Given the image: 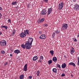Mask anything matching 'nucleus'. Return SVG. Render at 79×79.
Segmentation results:
<instances>
[{
	"label": "nucleus",
	"instance_id": "nucleus-1",
	"mask_svg": "<svg viewBox=\"0 0 79 79\" xmlns=\"http://www.w3.org/2000/svg\"><path fill=\"white\" fill-rule=\"evenodd\" d=\"M33 40H34L32 38H29L28 41L26 42L25 45L24 44L21 45V47H22L24 49L26 48L27 50H30L31 47H32V44Z\"/></svg>",
	"mask_w": 79,
	"mask_h": 79
},
{
	"label": "nucleus",
	"instance_id": "nucleus-2",
	"mask_svg": "<svg viewBox=\"0 0 79 79\" xmlns=\"http://www.w3.org/2000/svg\"><path fill=\"white\" fill-rule=\"evenodd\" d=\"M0 45L2 47H5L6 45V41L5 40L0 41Z\"/></svg>",
	"mask_w": 79,
	"mask_h": 79
},
{
	"label": "nucleus",
	"instance_id": "nucleus-3",
	"mask_svg": "<svg viewBox=\"0 0 79 79\" xmlns=\"http://www.w3.org/2000/svg\"><path fill=\"white\" fill-rule=\"evenodd\" d=\"M68 27V25L67 24L64 23L62 25V30L63 31H64L65 30H66Z\"/></svg>",
	"mask_w": 79,
	"mask_h": 79
},
{
	"label": "nucleus",
	"instance_id": "nucleus-4",
	"mask_svg": "<svg viewBox=\"0 0 79 79\" xmlns=\"http://www.w3.org/2000/svg\"><path fill=\"white\" fill-rule=\"evenodd\" d=\"M47 8H46L43 9L41 13V15H46L47 13Z\"/></svg>",
	"mask_w": 79,
	"mask_h": 79
},
{
	"label": "nucleus",
	"instance_id": "nucleus-5",
	"mask_svg": "<svg viewBox=\"0 0 79 79\" xmlns=\"http://www.w3.org/2000/svg\"><path fill=\"white\" fill-rule=\"evenodd\" d=\"M63 2H60L59 4L58 5V9L59 10H61L63 7Z\"/></svg>",
	"mask_w": 79,
	"mask_h": 79
},
{
	"label": "nucleus",
	"instance_id": "nucleus-6",
	"mask_svg": "<svg viewBox=\"0 0 79 79\" xmlns=\"http://www.w3.org/2000/svg\"><path fill=\"white\" fill-rule=\"evenodd\" d=\"M74 9L76 11H78L79 10V5L77 4H75L74 5Z\"/></svg>",
	"mask_w": 79,
	"mask_h": 79
},
{
	"label": "nucleus",
	"instance_id": "nucleus-7",
	"mask_svg": "<svg viewBox=\"0 0 79 79\" xmlns=\"http://www.w3.org/2000/svg\"><path fill=\"white\" fill-rule=\"evenodd\" d=\"M52 12V8L51 7L48 8L47 12V14L48 15H49L50 14H51V13Z\"/></svg>",
	"mask_w": 79,
	"mask_h": 79
},
{
	"label": "nucleus",
	"instance_id": "nucleus-8",
	"mask_svg": "<svg viewBox=\"0 0 79 79\" xmlns=\"http://www.w3.org/2000/svg\"><path fill=\"white\" fill-rule=\"evenodd\" d=\"M46 35L45 34L41 35L40 36V39H46Z\"/></svg>",
	"mask_w": 79,
	"mask_h": 79
},
{
	"label": "nucleus",
	"instance_id": "nucleus-9",
	"mask_svg": "<svg viewBox=\"0 0 79 79\" xmlns=\"http://www.w3.org/2000/svg\"><path fill=\"white\" fill-rule=\"evenodd\" d=\"M20 36L21 37H22V38H23L24 37H25L26 36V35L25 34V33L22 32H21L20 34Z\"/></svg>",
	"mask_w": 79,
	"mask_h": 79
},
{
	"label": "nucleus",
	"instance_id": "nucleus-10",
	"mask_svg": "<svg viewBox=\"0 0 79 79\" xmlns=\"http://www.w3.org/2000/svg\"><path fill=\"white\" fill-rule=\"evenodd\" d=\"M24 32L25 34H26V35H29L30 33L29 30H24Z\"/></svg>",
	"mask_w": 79,
	"mask_h": 79
},
{
	"label": "nucleus",
	"instance_id": "nucleus-11",
	"mask_svg": "<svg viewBox=\"0 0 79 79\" xmlns=\"http://www.w3.org/2000/svg\"><path fill=\"white\" fill-rule=\"evenodd\" d=\"M74 48L72 47L70 50V53L71 55H73V53H74Z\"/></svg>",
	"mask_w": 79,
	"mask_h": 79
},
{
	"label": "nucleus",
	"instance_id": "nucleus-12",
	"mask_svg": "<svg viewBox=\"0 0 79 79\" xmlns=\"http://www.w3.org/2000/svg\"><path fill=\"white\" fill-rule=\"evenodd\" d=\"M27 64H25L23 70L24 71H27Z\"/></svg>",
	"mask_w": 79,
	"mask_h": 79
},
{
	"label": "nucleus",
	"instance_id": "nucleus-13",
	"mask_svg": "<svg viewBox=\"0 0 79 79\" xmlns=\"http://www.w3.org/2000/svg\"><path fill=\"white\" fill-rule=\"evenodd\" d=\"M14 53H17V54H18V53H21V52H20L19 50L17 49L14 51Z\"/></svg>",
	"mask_w": 79,
	"mask_h": 79
},
{
	"label": "nucleus",
	"instance_id": "nucleus-14",
	"mask_svg": "<svg viewBox=\"0 0 79 79\" xmlns=\"http://www.w3.org/2000/svg\"><path fill=\"white\" fill-rule=\"evenodd\" d=\"M66 66V63H64L62 64L61 65V67L62 68H65Z\"/></svg>",
	"mask_w": 79,
	"mask_h": 79
},
{
	"label": "nucleus",
	"instance_id": "nucleus-15",
	"mask_svg": "<svg viewBox=\"0 0 79 79\" xmlns=\"http://www.w3.org/2000/svg\"><path fill=\"white\" fill-rule=\"evenodd\" d=\"M38 59V58L37 57V56H35L33 57V61H36Z\"/></svg>",
	"mask_w": 79,
	"mask_h": 79
},
{
	"label": "nucleus",
	"instance_id": "nucleus-16",
	"mask_svg": "<svg viewBox=\"0 0 79 79\" xmlns=\"http://www.w3.org/2000/svg\"><path fill=\"white\" fill-rule=\"evenodd\" d=\"M52 60L53 61L56 63L57 61V58L56 57H54L52 59Z\"/></svg>",
	"mask_w": 79,
	"mask_h": 79
},
{
	"label": "nucleus",
	"instance_id": "nucleus-17",
	"mask_svg": "<svg viewBox=\"0 0 79 79\" xmlns=\"http://www.w3.org/2000/svg\"><path fill=\"white\" fill-rule=\"evenodd\" d=\"M45 21V19L44 18H43L40 20V21L38 22V23H42Z\"/></svg>",
	"mask_w": 79,
	"mask_h": 79
},
{
	"label": "nucleus",
	"instance_id": "nucleus-18",
	"mask_svg": "<svg viewBox=\"0 0 79 79\" xmlns=\"http://www.w3.org/2000/svg\"><path fill=\"white\" fill-rule=\"evenodd\" d=\"M19 78L20 79H23L24 78V74H22L20 76Z\"/></svg>",
	"mask_w": 79,
	"mask_h": 79
},
{
	"label": "nucleus",
	"instance_id": "nucleus-19",
	"mask_svg": "<svg viewBox=\"0 0 79 79\" xmlns=\"http://www.w3.org/2000/svg\"><path fill=\"white\" fill-rule=\"evenodd\" d=\"M52 71L55 73H57V69L56 68H53L52 69Z\"/></svg>",
	"mask_w": 79,
	"mask_h": 79
},
{
	"label": "nucleus",
	"instance_id": "nucleus-20",
	"mask_svg": "<svg viewBox=\"0 0 79 79\" xmlns=\"http://www.w3.org/2000/svg\"><path fill=\"white\" fill-rule=\"evenodd\" d=\"M69 65H73L74 67H75L76 66V64L74 63L73 62H71L70 63H69Z\"/></svg>",
	"mask_w": 79,
	"mask_h": 79
},
{
	"label": "nucleus",
	"instance_id": "nucleus-21",
	"mask_svg": "<svg viewBox=\"0 0 79 79\" xmlns=\"http://www.w3.org/2000/svg\"><path fill=\"white\" fill-rule=\"evenodd\" d=\"M1 27V28H5V29H8V26H2Z\"/></svg>",
	"mask_w": 79,
	"mask_h": 79
},
{
	"label": "nucleus",
	"instance_id": "nucleus-22",
	"mask_svg": "<svg viewBox=\"0 0 79 79\" xmlns=\"http://www.w3.org/2000/svg\"><path fill=\"white\" fill-rule=\"evenodd\" d=\"M60 31L59 29L56 30V31H55V32L56 34H59V33H60Z\"/></svg>",
	"mask_w": 79,
	"mask_h": 79
},
{
	"label": "nucleus",
	"instance_id": "nucleus-23",
	"mask_svg": "<svg viewBox=\"0 0 79 79\" xmlns=\"http://www.w3.org/2000/svg\"><path fill=\"white\" fill-rule=\"evenodd\" d=\"M48 64H50L51 63H52V60H49L48 61Z\"/></svg>",
	"mask_w": 79,
	"mask_h": 79
},
{
	"label": "nucleus",
	"instance_id": "nucleus-24",
	"mask_svg": "<svg viewBox=\"0 0 79 79\" xmlns=\"http://www.w3.org/2000/svg\"><path fill=\"white\" fill-rule=\"evenodd\" d=\"M54 51L53 50H50V53L51 54V55H53Z\"/></svg>",
	"mask_w": 79,
	"mask_h": 79
},
{
	"label": "nucleus",
	"instance_id": "nucleus-25",
	"mask_svg": "<svg viewBox=\"0 0 79 79\" xmlns=\"http://www.w3.org/2000/svg\"><path fill=\"white\" fill-rule=\"evenodd\" d=\"M18 3V2H12V5H16V4H17Z\"/></svg>",
	"mask_w": 79,
	"mask_h": 79
},
{
	"label": "nucleus",
	"instance_id": "nucleus-26",
	"mask_svg": "<svg viewBox=\"0 0 79 79\" xmlns=\"http://www.w3.org/2000/svg\"><path fill=\"white\" fill-rule=\"evenodd\" d=\"M15 33H16V30L15 29H13V31H12V35H15Z\"/></svg>",
	"mask_w": 79,
	"mask_h": 79
},
{
	"label": "nucleus",
	"instance_id": "nucleus-27",
	"mask_svg": "<svg viewBox=\"0 0 79 79\" xmlns=\"http://www.w3.org/2000/svg\"><path fill=\"white\" fill-rule=\"evenodd\" d=\"M56 66L57 68H59L60 69H61V66L60 64H56Z\"/></svg>",
	"mask_w": 79,
	"mask_h": 79
},
{
	"label": "nucleus",
	"instance_id": "nucleus-28",
	"mask_svg": "<svg viewBox=\"0 0 79 79\" xmlns=\"http://www.w3.org/2000/svg\"><path fill=\"white\" fill-rule=\"evenodd\" d=\"M40 60H44V57H43L42 56H40Z\"/></svg>",
	"mask_w": 79,
	"mask_h": 79
},
{
	"label": "nucleus",
	"instance_id": "nucleus-29",
	"mask_svg": "<svg viewBox=\"0 0 79 79\" xmlns=\"http://www.w3.org/2000/svg\"><path fill=\"white\" fill-rule=\"evenodd\" d=\"M1 54H2V55H4L5 53V52L4 51H1Z\"/></svg>",
	"mask_w": 79,
	"mask_h": 79
},
{
	"label": "nucleus",
	"instance_id": "nucleus-30",
	"mask_svg": "<svg viewBox=\"0 0 79 79\" xmlns=\"http://www.w3.org/2000/svg\"><path fill=\"white\" fill-rule=\"evenodd\" d=\"M36 74H37V76H39V74H40V71H38L37 72Z\"/></svg>",
	"mask_w": 79,
	"mask_h": 79
},
{
	"label": "nucleus",
	"instance_id": "nucleus-31",
	"mask_svg": "<svg viewBox=\"0 0 79 79\" xmlns=\"http://www.w3.org/2000/svg\"><path fill=\"white\" fill-rule=\"evenodd\" d=\"M55 33L54 32L53 33L52 36L53 37H55Z\"/></svg>",
	"mask_w": 79,
	"mask_h": 79
},
{
	"label": "nucleus",
	"instance_id": "nucleus-32",
	"mask_svg": "<svg viewBox=\"0 0 79 79\" xmlns=\"http://www.w3.org/2000/svg\"><path fill=\"white\" fill-rule=\"evenodd\" d=\"M61 77H63V76H65V74L64 73H62L61 75Z\"/></svg>",
	"mask_w": 79,
	"mask_h": 79
},
{
	"label": "nucleus",
	"instance_id": "nucleus-33",
	"mask_svg": "<svg viewBox=\"0 0 79 79\" xmlns=\"http://www.w3.org/2000/svg\"><path fill=\"white\" fill-rule=\"evenodd\" d=\"M27 6L28 8H29V7L30 6V4H28L27 5Z\"/></svg>",
	"mask_w": 79,
	"mask_h": 79
},
{
	"label": "nucleus",
	"instance_id": "nucleus-34",
	"mask_svg": "<svg viewBox=\"0 0 79 79\" xmlns=\"http://www.w3.org/2000/svg\"><path fill=\"white\" fill-rule=\"evenodd\" d=\"M8 64V62H5L4 64V66H5V65H6Z\"/></svg>",
	"mask_w": 79,
	"mask_h": 79
},
{
	"label": "nucleus",
	"instance_id": "nucleus-35",
	"mask_svg": "<svg viewBox=\"0 0 79 79\" xmlns=\"http://www.w3.org/2000/svg\"><path fill=\"white\" fill-rule=\"evenodd\" d=\"M32 76H29L28 77V78H29V79H32Z\"/></svg>",
	"mask_w": 79,
	"mask_h": 79
},
{
	"label": "nucleus",
	"instance_id": "nucleus-36",
	"mask_svg": "<svg viewBox=\"0 0 79 79\" xmlns=\"http://www.w3.org/2000/svg\"><path fill=\"white\" fill-rule=\"evenodd\" d=\"M8 23H11V20L10 19H8L7 21Z\"/></svg>",
	"mask_w": 79,
	"mask_h": 79
},
{
	"label": "nucleus",
	"instance_id": "nucleus-37",
	"mask_svg": "<svg viewBox=\"0 0 79 79\" xmlns=\"http://www.w3.org/2000/svg\"><path fill=\"white\" fill-rule=\"evenodd\" d=\"M39 33L40 34H42V31H40L39 32Z\"/></svg>",
	"mask_w": 79,
	"mask_h": 79
},
{
	"label": "nucleus",
	"instance_id": "nucleus-38",
	"mask_svg": "<svg viewBox=\"0 0 79 79\" xmlns=\"http://www.w3.org/2000/svg\"><path fill=\"white\" fill-rule=\"evenodd\" d=\"M44 26H45V27H47V26H48V24H44Z\"/></svg>",
	"mask_w": 79,
	"mask_h": 79
},
{
	"label": "nucleus",
	"instance_id": "nucleus-39",
	"mask_svg": "<svg viewBox=\"0 0 79 79\" xmlns=\"http://www.w3.org/2000/svg\"><path fill=\"white\" fill-rule=\"evenodd\" d=\"M42 60H38V61H40V63H42Z\"/></svg>",
	"mask_w": 79,
	"mask_h": 79
},
{
	"label": "nucleus",
	"instance_id": "nucleus-40",
	"mask_svg": "<svg viewBox=\"0 0 79 79\" xmlns=\"http://www.w3.org/2000/svg\"><path fill=\"white\" fill-rule=\"evenodd\" d=\"M48 0H44V2H45L47 3V2H48Z\"/></svg>",
	"mask_w": 79,
	"mask_h": 79
},
{
	"label": "nucleus",
	"instance_id": "nucleus-41",
	"mask_svg": "<svg viewBox=\"0 0 79 79\" xmlns=\"http://www.w3.org/2000/svg\"><path fill=\"white\" fill-rule=\"evenodd\" d=\"M74 42H77V40L76 39H75L74 40Z\"/></svg>",
	"mask_w": 79,
	"mask_h": 79
},
{
	"label": "nucleus",
	"instance_id": "nucleus-42",
	"mask_svg": "<svg viewBox=\"0 0 79 79\" xmlns=\"http://www.w3.org/2000/svg\"><path fill=\"white\" fill-rule=\"evenodd\" d=\"M77 61H79V56L77 57Z\"/></svg>",
	"mask_w": 79,
	"mask_h": 79
},
{
	"label": "nucleus",
	"instance_id": "nucleus-43",
	"mask_svg": "<svg viewBox=\"0 0 79 79\" xmlns=\"http://www.w3.org/2000/svg\"><path fill=\"white\" fill-rule=\"evenodd\" d=\"M2 14L0 13V18L2 17Z\"/></svg>",
	"mask_w": 79,
	"mask_h": 79
},
{
	"label": "nucleus",
	"instance_id": "nucleus-44",
	"mask_svg": "<svg viewBox=\"0 0 79 79\" xmlns=\"http://www.w3.org/2000/svg\"><path fill=\"white\" fill-rule=\"evenodd\" d=\"M73 1L74 2H76V0H73Z\"/></svg>",
	"mask_w": 79,
	"mask_h": 79
},
{
	"label": "nucleus",
	"instance_id": "nucleus-45",
	"mask_svg": "<svg viewBox=\"0 0 79 79\" xmlns=\"http://www.w3.org/2000/svg\"><path fill=\"white\" fill-rule=\"evenodd\" d=\"M2 32L0 31V35H2Z\"/></svg>",
	"mask_w": 79,
	"mask_h": 79
},
{
	"label": "nucleus",
	"instance_id": "nucleus-46",
	"mask_svg": "<svg viewBox=\"0 0 79 79\" xmlns=\"http://www.w3.org/2000/svg\"><path fill=\"white\" fill-rule=\"evenodd\" d=\"M2 10V8L0 6V11H1Z\"/></svg>",
	"mask_w": 79,
	"mask_h": 79
},
{
	"label": "nucleus",
	"instance_id": "nucleus-47",
	"mask_svg": "<svg viewBox=\"0 0 79 79\" xmlns=\"http://www.w3.org/2000/svg\"><path fill=\"white\" fill-rule=\"evenodd\" d=\"M77 65H79V61H77Z\"/></svg>",
	"mask_w": 79,
	"mask_h": 79
},
{
	"label": "nucleus",
	"instance_id": "nucleus-48",
	"mask_svg": "<svg viewBox=\"0 0 79 79\" xmlns=\"http://www.w3.org/2000/svg\"><path fill=\"white\" fill-rule=\"evenodd\" d=\"M71 76H72V77H73V74H71Z\"/></svg>",
	"mask_w": 79,
	"mask_h": 79
},
{
	"label": "nucleus",
	"instance_id": "nucleus-49",
	"mask_svg": "<svg viewBox=\"0 0 79 79\" xmlns=\"http://www.w3.org/2000/svg\"><path fill=\"white\" fill-rule=\"evenodd\" d=\"M11 52H13V49H11Z\"/></svg>",
	"mask_w": 79,
	"mask_h": 79
},
{
	"label": "nucleus",
	"instance_id": "nucleus-50",
	"mask_svg": "<svg viewBox=\"0 0 79 79\" xmlns=\"http://www.w3.org/2000/svg\"><path fill=\"white\" fill-rule=\"evenodd\" d=\"M78 35L77 36V37H79V33H78Z\"/></svg>",
	"mask_w": 79,
	"mask_h": 79
},
{
	"label": "nucleus",
	"instance_id": "nucleus-51",
	"mask_svg": "<svg viewBox=\"0 0 79 79\" xmlns=\"http://www.w3.org/2000/svg\"><path fill=\"white\" fill-rule=\"evenodd\" d=\"M15 8H18V6L16 7Z\"/></svg>",
	"mask_w": 79,
	"mask_h": 79
},
{
	"label": "nucleus",
	"instance_id": "nucleus-52",
	"mask_svg": "<svg viewBox=\"0 0 79 79\" xmlns=\"http://www.w3.org/2000/svg\"><path fill=\"white\" fill-rule=\"evenodd\" d=\"M10 56H12V54H10Z\"/></svg>",
	"mask_w": 79,
	"mask_h": 79
},
{
	"label": "nucleus",
	"instance_id": "nucleus-53",
	"mask_svg": "<svg viewBox=\"0 0 79 79\" xmlns=\"http://www.w3.org/2000/svg\"><path fill=\"white\" fill-rule=\"evenodd\" d=\"M65 57H66V56H65Z\"/></svg>",
	"mask_w": 79,
	"mask_h": 79
}]
</instances>
